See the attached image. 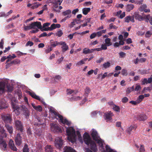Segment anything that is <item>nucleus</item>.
I'll return each instance as SVG.
<instances>
[{
  "mask_svg": "<svg viewBox=\"0 0 152 152\" xmlns=\"http://www.w3.org/2000/svg\"><path fill=\"white\" fill-rule=\"evenodd\" d=\"M91 136L93 140L95 141L101 147H103V142L98 135L97 132L94 129H92L91 134Z\"/></svg>",
  "mask_w": 152,
  "mask_h": 152,
  "instance_id": "3",
  "label": "nucleus"
},
{
  "mask_svg": "<svg viewBox=\"0 0 152 152\" xmlns=\"http://www.w3.org/2000/svg\"><path fill=\"white\" fill-rule=\"evenodd\" d=\"M55 25V24L53 23L51 25V26L50 27H48V31H51L54 29H56V27Z\"/></svg>",
  "mask_w": 152,
  "mask_h": 152,
  "instance_id": "46",
  "label": "nucleus"
},
{
  "mask_svg": "<svg viewBox=\"0 0 152 152\" xmlns=\"http://www.w3.org/2000/svg\"><path fill=\"white\" fill-rule=\"evenodd\" d=\"M113 115V114L112 112H108L104 114V118L106 120V121L107 122L112 120V116Z\"/></svg>",
  "mask_w": 152,
  "mask_h": 152,
  "instance_id": "12",
  "label": "nucleus"
},
{
  "mask_svg": "<svg viewBox=\"0 0 152 152\" xmlns=\"http://www.w3.org/2000/svg\"><path fill=\"white\" fill-rule=\"evenodd\" d=\"M105 148L106 150H104L103 152H117L111 149L110 147L108 145H106Z\"/></svg>",
  "mask_w": 152,
  "mask_h": 152,
  "instance_id": "26",
  "label": "nucleus"
},
{
  "mask_svg": "<svg viewBox=\"0 0 152 152\" xmlns=\"http://www.w3.org/2000/svg\"><path fill=\"white\" fill-rule=\"evenodd\" d=\"M107 46H108L107 45L105 44H102L101 46L102 50H107Z\"/></svg>",
  "mask_w": 152,
  "mask_h": 152,
  "instance_id": "54",
  "label": "nucleus"
},
{
  "mask_svg": "<svg viewBox=\"0 0 152 152\" xmlns=\"http://www.w3.org/2000/svg\"><path fill=\"white\" fill-rule=\"evenodd\" d=\"M113 109L115 111L118 112H120V108L119 106H117L115 104H113Z\"/></svg>",
  "mask_w": 152,
  "mask_h": 152,
  "instance_id": "40",
  "label": "nucleus"
},
{
  "mask_svg": "<svg viewBox=\"0 0 152 152\" xmlns=\"http://www.w3.org/2000/svg\"><path fill=\"white\" fill-rule=\"evenodd\" d=\"M121 73L124 75H127V71L126 69H123L122 70Z\"/></svg>",
  "mask_w": 152,
  "mask_h": 152,
  "instance_id": "55",
  "label": "nucleus"
},
{
  "mask_svg": "<svg viewBox=\"0 0 152 152\" xmlns=\"http://www.w3.org/2000/svg\"><path fill=\"white\" fill-rule=\"evenodd\" d=\"M141 81V84L142 85H144L145 84L150 83L152 82V77H150L148 79L146 78L142 79Z\"/></svg>",
  "mask_w": 152,
  "mask_h": 152,
  "instance_id": "15",
  "label": "nucleus"
},
{
  "mask_svg": "<svg viewBox=\"0 0 152 152\" xmlns=\"http://www.w3.org/2000/svg\"><path fill=\"white\" fill-rule=\"evenodd\" d=\"M124 20L125 22L129 23L130 21H131L133 23L134 22V17L130 16H126L124 18Z\"/></svg>",
  "mask_w": 152,
  "mask_h": 152,
  "instance_id": "20",
  "label": "nucleus"
},
{
  "mask_svg": "<svg viewBox=\"0 0 152 152\" xmlns=\"http://www.w3.org/2000/svg\"><path fill=\"white\" fill-rule=\"evenodd\" d=\"M48 108L49 110L50 113L55 115V118L63 124H65L69 126L71 123L69 122L66 118H64L63 116L60 115L58 112L55 110V109L53 107H50Z\"/></svg>",
  "mask_w": 152,
  "mask_h": 152,
  "instance_id": "2",
  "label": "nucleus"
},
{
  "mask_svg": "<svg viewBox=\"0 0 152 152\" xmlns=\"http://www.w3.org/2000/svg\"><path fill=\"white\" fill-rule=\"evenodd\" d=\"M15 142L17 145L20 146L22 143V138L20 133H18L15 138Z\"/></svg>",
  "mask_w": 152,
  "mask_h": 152,
  "instance_id": "10",
  "label": "nucleus"
},
{
  "mask_svg": "<svg viewBox=\"0 0 152 152\" xmlns=\"http://www.w3.org/2000/svg\"><path fill=\"white\" fill-rule=\"evenodd\" d=\"M33 108L37 111L41 112L42 111V107L40 105L35 106L34 104L32 103L31 104Z\"/></svg>",
  "mask_w": 152,
  "mask_h": 152,
  "instance_id": "24",
  "label": "nucleus"
},
{
  "mask_svg": "<svg viewBox=\"0 0 152 152\" xmlns=\"http://www.w3.org/2000/svg\"><path fill=\"white\" fill-rule=\"evenodd\" d=\"M51 130L53 132H61L62 130L60 127L58 126V124L54 123H51L50 124Z\"/></svg>",
  "mask_w": 152,
  "mask_h": 152,
  "instance_id": "6",
  "label": "nucleus"
},
{
  "mask_svg": "<svg viewBox=\"0 0 152 152\" xmlns=\"http://www.w3.org/2000/svg\"><path fill=\"white\" fill-rule=\"evenodd\" d=\"M33 23L34 25V28L35 26H36L39 29H42V26L41 23L40 22L36 21Z\"/></svg>",
  "mask_w": 152,
  "mask_h": 152,
  "instance_id": "25",
  "label": "nucleus"
},
{
  "mask_svg": "<svg viewBox=\"0 0 152 152\" xmlns=\"http://www.w3.org/2000/svg\"><path fill=\"white\" fill-rule=\"evenodd\" d=\"M134 17V18H135V19L136 20H138L139 21H141L143 20V17L139 14L138 12H135L134 15L132 16Z\"/></svg>",
  "mask_w": 152,
  "mask_h": 152,
  "instance_id": "19",
  "label": "nucleus"
},
{
  "mask_svg": "<svg viewBox=\"0 0 152 152\" xmlns=\"http://www.w3.org/2000/svg\"><path fill=\"white\" fill-rule=\"evenodd\" d=\"M6 88L7 89V91L8 92H11L13 91V87L10 84L7 85L6 86Z\"/></svg>",
  "mask_w": 152,
  "mask_h": 152,
  "instance_id": "39",
  "label": "nucleus"
},
{
  "mask_svg": "<svg viewBox=\"0 0 152 152\" xmlns=\"http://www.w3.org/2000/svg\"><path fill=\"white\" fill-rule=\"evenodd\" d=\"M0 143L1 144H2L3 145L2 149L4 150H6L7 146V144L6 143V142L3 140H1L0 142Z\"/></svg>",
  "mask_w": 152,
  "mask_h": 152,
  "instance_id": "36",
  "label": "nucleus"
},
{
  "mask_svg": "<svg viewBox=\"0 0 152 152\" xmlns=\"http://www.w3.org/2000/svg\"><path fill=\"white\" fill-rule=\"evenodd\" d=\"M5 85L3 82H0V94H2L5 91Z\"/></svg>",
  "mask_w": 152,
  "mask_h": 152,
  "instance_id": "21",
  "label": "nucleus"
},
{
  "mask_svg": "<svg viewBox=\"0 0 152 152\" xmlns=\"http://www.w3.org/2000/svg\"><path fill=\"white\" fill-rule=\"evenodd\" d=\"M128 99L126 97H125L122 99V102L123 103H126L128 101Z\"/></svg>",
  "mask_w": 152,
  "mask_h": 152,
  "instance_id": "51",
  "label": "nucleus"
},
{
  "mask_svg": "<svg viewBox=\"0 0 152 152\" xmlns=\"http://www.w3.org/2000/svg\"><path fill=\"white\" fill-rule=\"evenodd\" d=\"M134 89V86H133L131 87H128L127 88L126 90V92L127 94H129L132 91H133Z\"/></svg>",
  "mask_w": 152,
  "mask_h": 152,
  "instance_id": "42",
  "label": "nucleus"
},
{
  "mask_svg": "<svg viewBox=\"0 0 152 152\" xmlns=\"http://www.w3.org/2000/svg\"><path fill=\"white\" fill-rule=\"evenodd\" d=\"M147 7V6L146 4H143L141 5L140 7L139 8V10L141 12H142L144 11V10Z\"/></svg>",
  "mask_w": 152,
  "mask_h": 152,
  "instance_id": "44",
  "label": "nucleus"
},
{
  "mask_svg": "<svg viewBox=\"0 0 152 152\" xmlns=\"http://www.w3.org/2000/svg\"><path fill=\"white\" fill-rule=\"evenodd\" d=\"M141 89V87L140 85L136 84V85L135 88L134 90L136 91H138L139 90Z\"/></svg>",
  "mask_w": 152,
  "mask_h": 152,
  "instance_id": "49",
  "label": "nucleus"
},
{
  "mask_svg": "<svg viewBox=\"0 0 152 152\" xmlns=\"http://www.w3.org/2000/svg\"><path fill=\"white\" fill-rule=\"evenodd\" d=\"M105 44L107 46H109L112 45V43L111 42V39L109 38H107L104 40Z\"/></svg>",
  "mask_w": 152,
  "mask_h": 152,
  "instance_id": "33",
  "label": "nucleus"
},
{
  "mask_svg": "<svg viewBox=\"0 0 152 152\" xmlns=\"http://www.w3.org/2000/svg\"><path fill=\"white\" fill-rule=\"evenodd\" d=\"M91 10L90 8H84L82 10L83 13L84 15H86Z\"/></svg>",
  "mask_w": 152,
  "mask_h": 152,
  "instance_id": "31",
  "label": "nucleus"
},
{
  "mask_svg": "<svg viewBox=\"0 0 152 152\" xmlns=\"http://www.w3.org/2000/svg\"><path fill=\"white\" fill-rule=\"evenodd\" d=\"M71 13V11L70 10H68L66 11L62 12V15L64 16H66L68 15H70Z\"/></svg>",
  "mask_w": 152,
  "mask_h": 152,
  "instance_id": "34",
  "label": "nucleus"
},
{
  "mask_svg": "<svg viewBox=\"0 0 152 152\" xmlns=\"http://www.w3.org/2000/svg\"><path fill=\"white\" fill-rule=\"evenodd\" d=\"M15 124L16 129L18 130L21 133L23 132V124L21 121L19 120H16L15 122Z\"/></svg>",
  "mask_w": 152,
  "mask_h": 152,
  "instance_id": "7",
  "label": "nucleus"
},
{
  "mask_svg": "<svg viewBox=\"0 0 152 152\" xmlns=\"http://www.w3.org/2000/svg\"><path fill=\"white\" fill-rule=\"evenodd\" d=\"M79 20H77L76 18L74 19L73 21L71 22L72 26H71V27H73L75 25L76 23H78Z\"/></svg>",
  "mask_w": 152,
  "mask_h": 152,
  "instance_id": "43",
  "label": "nucleus"
},
{
  "mask_svg": "<svg viewBox=\"0 0 152 152\" xmlns=\"http://www.w3.org/2000/svg\"><path fill=\"white\" fill-rule=\"evenodd\" d=\"M29 94L33 98H34L38 100L39 101L41 102L45 106H46V104H45L44 102V99H41L40 97L37 95L35 93L33 92H29Z\"/></svg>",
  "mask_w": 152,
  "mask_h": 152,
  "instance_id": "8",
  "label": "nucleus"
},
{
  "mask_svg": "<svg viewBox=\"0 0 152 152\" xmlns=\"http://www.w3.org/2000/svg\"><path fill=\"white\" fill-rule=\"evenodd\" d=\"M110 66V63L109 62L104 63L103 65V68L104 69H106L109 67Z\"/></svg>",
  "mask_w": 152,
  "mask_h": 152,
  "instance_id": "45",
  "label": "nucleus"
},
{
  "mask_svg": "<svg viewBox=\"0 0 152 152\" xmlns=\"http://www.w3.org/2000/svg\"><path fill=\"white\" fill-rule=\"evenodd\" d=\"M118 28V27L115 25H114L112 23H110L109 25V28L110 29L113 28L114 29H117Z\"/></svg>",
  "mask_w": 152,
  "mask_h": 152,
  "instance_id": "48",
  "label": "nucleus"
},
{
  "mask_svg": "<svg viewBox=\"0 0 152 152\" xmlns=\"http://www.w3.org/2000/svg\"><path fill=\"white\" fill-rule=\"evenodd\" d=\"M145 150L144 146L142 145H141L139 149V152H145Z\"/></svg>",
  "mask_w": 152,
  "mask_h": 152,
  "instance_id": "56",
  "label": "nucleus"
},
{
  "mask_svg": "<svg viewBox=\"0 0 152 152\" xmlns=\"http://www.w3.org/2000/svg\"><path fill=\"white\" fill-rule=\"evenodd\" d=\"M96 36V33H93L92 34H91L90 37V38L91 39H93L95 38Z\"/></svg>",
  "mask_w": 152,
  "mask_h": 152,
  "instance_id": "62",
  "label": "nucleus"
},
{
  "mask_svg": "<svg viewBox=\"0 0 152 152\" xmlns=\"http://www.w3.org/2000/svg\"><path fill=\"white\" fill-rule=\"evenodd\" d=\"M59 45H62L61 48H62V52H64L66 51L68 49V46L66 45L65 42H59Z\"/></svg>",
  "mask_w": 152,
  "mask_h": 152,
  "instance_id": "14",
  "label": "nucleus"
},
{
  "mask_svg": "<svg viewBox=\"0 0 152 152\" xmlns=\"http://www.w3.org/2000/svg\"><path fill=\"white\" fill-rule=\"evenodd\" d=\"M16 56L14 54H12V56L9 55V56H7V58H10L11 59L14 58H16Z\"/></svg>",
  "mask_w": 152,
  "mask_h": 152,
  "instance_id": "57",
  "label": "nucleus"
},
{
  "mask_svg": "<svg viewBox=\"0 0 152 152\" xmlns=\"http://www.w3.org/2000/svg\"><path fill=\"white\" fill-rule=\"evenodd\" d=\"M125 16V12H122V13L121 14L119 18L121 19H122L123 18H124Z\"/></svg>",
  "mask_w": 152,
  "mask_h": 152,
  "instance_id": "64",
  "label": "nucleus"
},
{
  "mask_svg": "<svg viewBox=\"0 0 152 152\" xmlns=\"http://www.w3.org/2000/svg\"><path fill=\"white\" fill-rule=\"evenodd\" d=\"M5 126L9 133L10 134H12L13 131L12 127L9 125L8 124H5Z\"/></svg>",
  "mask_w": 152,
  "mask_h": 152,
  "instance_id": "28",
  "label": "nucleus"
},
{
  "mask_svg": "<svg viewBox=\"0 0 152 152\" xmlns=\"http://www.w3.org/2000/svg\"><path fill=\"white\" fill-rule=\"evenodd\" d=\"M48 26V22L46 23H44V24H43L42 26V28H43L42 30V31H48V28H44Z\"/></svg>",
  "mask_w": 152,
  "mask_h": 152,
  "instance_id": "52",
  "label": "nucleus"
},
{
  "mask_svg": "<svg viewBox=\"0 0 152 152\" xmlns=\"http://www.w3.org/2000/svg\"><path fill=\"white\" fill-rule=\"evenodd\" d=\"M34 25L33 24V23L30 24L29 26H25L24 27V30H30L32 28H34Z\"/></svg>",
  "mask_w": 152,
  "mask_h": 152,
  "instance_id": "29",
  "label": "nucleus"
},
{
  "mask_svg": "<svg viewBox=\"0 0 152 152\" xmlns=\"http://www.w3.org/2000/svg\"><path fill=\"white\" fill-rule=\"evenodd\" d=\"M78 92V91H76L75 92H74V91L71 89L70 88L67 89L66 90V92L67 94H71L73 93H74L75 94H77Z\"/></svg>",
  "mask_w": 152,
  "mask_h": 152,
  "instance_id": "37",
  "label": "nucleus"
},
{
  "mask_svg": "<svg viewBox=\"0 0 152 152\" xmlns=\"http://www.w3.org/2000/svg\"><path fill=\"white\" fill-rule=\"evenodd\" d=\"M134 5L132 4H128L126 6V10L127 12H130L134 8Z\"/></svg>",
  "mask_w": 152,
  "mask_h": 152,
  "instance_id": "30",
  "label": "nucleus"
},
{
  "mask_svg": "<svg viewBox=\"0 0 152 152\" xmlns=\"http://www.w3.org/2000/svg\"><path fill=\"white\" fill-rule=\"evenodd\" d=\"M52 3L53 4L54 7L55 8H57L58 7V3H57L56 1H53L51 0H48V3Z\"/></svg>",
  "mask_w": 152,
  "mask_h": 152,
  "instance_id": "32",
  "label": "nucleus"
},
{
  "mask_svg": "<svg viewBox=\"0 0 152 152\" xmlns=\"http://www.w3.org/2000/svg\"><path fill=\"white\" fill-rule=\"evenodd\" d=\"M55 145L58 149L61 148L63 145V142L62 139L60 137H58L56 139Z\"/></svg>",
  "mask_w": 152,
  "mask_h": 152,
  "instance_id": "9",
  "label": "nucleus"
},
{
  "mask_svg": "<svg viewBox=\"0 0 152 152\" xmlns=\"http://www.w3.org/2000/svg\"><path fill=\"white\" fill-rule=\"evenodd\" d=\"M152 35L151 33L149 31H148L146 32L145 34V36L146 37H149Z\"/></svg>",
  "mask_w": 152,
  "mask_h": 152,
  "instance_id": "59",
  "label": "nucleus"
},
{
  "mask_svg": "<svg viewBox=\"0 0 152 152\" xmlns=\"http://www.w3.org/2000/svg\"><path fill=\"white\" fill-rule=\"evenodd\" d=\"M23 113L26 116H28L30 115L29 110L26 108L23 109Z\"/></svg>",
  "mask_w": 152,
  "mask_h": 152,
  "instance_id": "38",
  "label": "nucleus"
},
{
  "mask_svg": "<svg viewBox=\"0 0 152 152\" xmlns=\"http://www.w3.org/2000/svg\"><path fill=\"white\" fill-rule=\"evenodd\" d=\"M59 43L57 41H53V40H51L50 41V47L49 48V47H48V53L51 51L53 48L59 45Z\"/></svg>",
  "mask_w": 152,
  "mask_h": 152,
  "instance_id": "13",
  "label": "nucleus"
},
{
  "mask_svg": "<svg viewBox=\"0 0 152 152\" xmlns=\"http://www.w3.org/2000/svg\"><path fill=\"white\" fill-rule=\"evenodd\" d=\"M88 59L87 58H83L81 60L79 61L76 64L77 66H80L84 64L85 62Z\"/></svg>",
  "mask_w": 152,
  "mask_h": 152,
  "instance_id": "23",
  "label": "nucleus"
},
{
  "mask_svg": "<svg viewBox=\"0 0 152 152\" xmlns=\"http://www.w3.org/2000/svg\"><path fill=\"white\" fill-rule=\"evenodd\" d=\"M2 118L5 124L11 123L12 120L10 115H4L2 117Z\"/></svg>",
  "mask_w": 152,
  "mask_h": 152,
  "instance_id": "11",
  "label": "nucleus"
},
{
  "mask_svg": "<svg viewBox=\"0 0 152 152\" xmlns=\"http://www.w3.org/2000/svg\"><path fill=\"white\" fill-rule=\"evenodd\" d=\"M53 151L52 147L51 145H48V152H53Z\"/></svg>",
  "mask_w": 152,
  "mask_h": 152,
  "instance_id": "63",
  "label": "nucleus"
},
{
  "mask_svg": "<svg viewBox=\"0 0 152 152\" xmlns=\"http://www.w3.org/2000/svg\"><path fill=\"white\" fill-rule=\"evenodd\" d=\"M136 118L137 119L140 121H144L147 119V116L144 114H140L137 115Z\"/></svg>",
  "mask_w": 152,
  "mask_h": 152,
  "instance_id": "16",
  "label": "nucleus"
},
{
  "mask_svg": "<svg viewBox=\"0 0 152 152\" xmlns=\"http://www.w3.org/2000/svg\"><path fill=\"white\" fill-rule=\"evenodd\" d=\"M66 132L68 136V139L71 142L72 141V139L74 138L75 136V130L73 128L70 127L66 129Z\"/></svg>",
  "mask_w": 152,
  "mask_h": 152,
  "instance_id": "4",
  "label": "nucleus"
},
{
  "mask_svg": "<svg viewBox=\"0 0 152 152\" xmlns=\"http://www.w3.org/2000/svg\"><path fill=\"white\" fill-rule=\"evenodd\" d=\"M64 149L65 152H76L75 150L70 147L66 146Z\"/></svg>",
  "mask_w": 152,
  "mask_h": 152,
  "instance_id": "22",
  "label": "nucleus"
},
{
  "mask_svg": "<svg viewBox=\"0 0 152 152\" xmlns=\"http://www.w3.org/2000/svg\"><path fill=\"white\" fill-rule=\"evenodd\" d=\"M83 137L85 143L87 146H90L91 150L94 152H96L97 149L96 144L94 141L91 140L89 134L87 132H85L83 135Z\"/></svg>",
  "mask_w": 152,
  "mask_h": 152,
  "instance_id": "1",
  "label": "nucleus"
},
{
  "mask_svg": "<svg viewBox=\"0 0 152 152\" xmlns=\"http://www.w3.org/2000/svg\"><path fill=\"white\" fill-rule=\"evenodd\" d=\"M90 49L87 48H85L83 50V53L85 54H87L89 53Z\"/></svg>",
  "mask_w": 152,
  "mask_h": 152,
  "instance_id": "47",
  "label": "nucleus"
},
{
  "mask_svg": "<svg viewBox=\"0 0 152 152\" xmlns=\"http://www.w3.org/2000/svg\"><path fill=\"white\" fill-rule=\"evenodd\" d=\"M120 57L121 58H124L126 56L125 53L123 52H121L119 53Z\"/></svg>",
  "mask_w": 152,
  "mask_h": 152,
  "instance_id": "50",
  "label": "nucleus"
},
{
  "mask_svg": "<svg viewBox=\"0 0 152 152\" xmlns=\"http://www.w3.org/2000/svg\"><path fill=\"white\" fill-rule=\"evenodd\" d=\"M143 0H141L140 1H135V4H142L143 2Z\"/></svg>",
  "mask_w": 152,
  "mask_h": 152,
  "instance_id": "60",
  "label": "nucleus"
},
{
  "mask_svg": "<svg viewBox=\"0 0 152 152\" xmlns=\"http://www.w3.org/2000/svg\"><path fill=\"white\" fill-rule=\"evenodd\" d=\"M19 60L17 59H15L14 60L11 61L12 64H16L19 63Z\"/></svg>",
  "mask_w": 152,
  "mask_h": 152,
  "instance_id": "61",
  "label": "nucleus"
},
{
  "mask_svg": "<svg viewBox=\"0 0 152 152\" xmlns=\"http://www.w3.org/2000/svg\"><path fill=\"white\" fill-rule=\"evenodd\" d=\"M7 107V104L5 101L3 100L0 101V109H3Z\"/></svg>",
  "mask_w": 152,
  "mask_h": 152,
  "instance_id": "18",
  "label": "nucleus"
},
{
  "mask_svg": "<svg viewBox=\"0 0 152 152\" xmlns=\"http://www.w3.org/2000/svg\"><path fill=\"white\" fill-rule=\"evenodd\" d=\"M29 148L28 147V145L26 144L23 147V152H29Z\"/></svg>",
  "mask_w": 152,
  "mask_h": 152,
  "instance_id": "41",
  "label": "nucleus"
},
{
  "mask_svg": "<svg viewBox=\"0 0 152 152\" xmlns=\"http://www.w3.org/2000/svg\"><path fill=\"white\" fill-rule=\"evenodd\" d=\"M137 127L135 126H131L129 128H128L127 130V132L129 134H130L131 132L133 130H135Z\"/></svg>",
  "mask_w": 152,
  "mask_h": 152,
  "instance_id": "27",
  "label": "nucleus"
},
{
  "mask_svg": "<svg viewBox=\"0 0 152 152\" xmlns=\"http://www.w3.org/2000/svg\"><path fill=\"white\" fill-rule=\"evenodd\" d=\"M33 45L34 43L33 42L29 41L26 44V46H31L32 45Z\"/></svg>",
  "mask_w": 152,
  "mask_h": 152,
  "instance_id": "53",
  "label": "nucleus"
},
{
  "mask_svg": "<svg viewBox=\"0 0 152 152\" xmlns=\"http://www.w3.org/2000/svg\"><path fill=\"white\" fill-rule=\"evenodd\" d=\"M63 33L61 30H60L58 31L56 34V35L59 37H61L63 34Z\"/></svg>",
  "mask_w": 152,
  "mask_h": 152,
  "instance_id": "58",
  "label": "nucleus"
},
{
  "mask_svg": "<svg viewBox=\"0 0 152 152\" xmlns=\"http://www.w3.org/2000/svg\"><path fill=\"white\" fill-rule=\"evenodd\" d=\"M11 104L12 108L13 110V112L15 113L16 115H18L20 114V107L18 105H17L15 103L13 102H11Z\"/></svg>",
  "mask_w": 152,
  "mask_h": 152,
  "instance_id": "5",
  "label": "nucleus"
},
{
  "mask_svg": "<svg viewBox=\"0 0 152 152\" xmlns=\"http://www.w3.org/2000/svg\"><path fill=\"white\" fill-rule=\"evenodd\" d=\"M9 146L10 148L14 151H16L17 149L15 146L14 142L12 140L10 139L9 142Z\"/></svg>",
  "mask_w": 152,
  "mask_h": 152,
  "instance_id": "17",
  "label": "nucleus"
},
{
  "mask_svg": "<svg viewBox=\"0 0 152 152\" xmlns=\"http://www.w3.org/2000/svg\"><path fill=\"white\" fill-rule=\"evenodd\" d=\"M91 90L88 87H86L85 90L84 95L85 96L88 97L89 94Z\"/></svg>",
  "mask_w": 152,
  "mask_h": 152,
  "instance_id": "35",
  "label": "nucleus"
}]
</instances>
